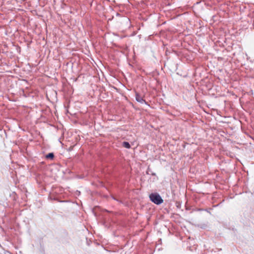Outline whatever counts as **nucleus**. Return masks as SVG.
<instances>
[{
    "label": "nucleus",
    "instance_id": "1",
    "mask_svg": "<svg viewBox=\"0 0 254 254\" xmlns=\"http://www.w3.org/2000/svg\"><path fill=\"white\" fill-rule=\"evenodd\" d=\"M149 198L153 202L158 205L161 204L163 202V200L160 195L157 193L150 194Z\"/></svg>",
    "mask_w": 254,
    "mask_h": 254
},
{
    "label": "nucleus",
    "instance_id": "4",
    "mask_svg": "<svg viewBox=\"0 0 254 254\" xmlns=\"http://www.w3.org/2000/svg\"><path fill=\"white\" fill-rule=\"evenodd\" d=\"M123 147H124L126 148H130V145L128 142H126V141L123 142Z\"/></svg>",
    "mask_w": 254,
    "mask_h": 254
},
{
    "label": "nucleus",
    "instance_id": "2",
    "mask_svg": "<svg viewBox=\"0 0 254 254\" xmlns=\"http://www.w3.org/2000/svg\"><path fill=\"white\" fill-rule=\"evenodd\" d=\"M135 99L136 100L140 103H145L146 104V102L145 101V100L143 99V98H142V97L139 95L138 93H136L135 94Z\"/></svg>",
    "mask_w": 254,
    "mask_h": 254
},
{
    "label": "nucleus",
    "instance_id": "3",
    "mask_svg": "<svg viewBox=\"0 0 254 254\" xmlns=\"http://www.w3.org/2000/svg\"><path fill=\"white\" fill-rule=\"evenodd\" d=\"M46 158L52 160L54 158V154L53 153H49L46 155Z\"/></svg>",
    "mask_w": 254,
    "mask_h": 254
}]
</instances>
